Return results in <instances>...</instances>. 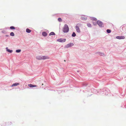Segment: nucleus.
Returning <instances> with one entry per match:
<instances>
[{"instance_id": "nucleus-26", "label": "nucleus", "mask_w": 126, "mask_h": 126, "mask_svg": "<svg viewBox=\"0 0 126 126\" xmlns=\"http://www.w3.org/2000/svg\"><path fill=\"white\" fill-rule=\"evenodd\" d=\"M58 20L59 22H61L62 21V19L61 18H58Z\"/></svg>"}, {"instance_id": "nucleus-1", "label": "nucleus", "mask_w": 126, "mask_h": 126, "mask_svg": "<svg viewBox=\"0 0 126 126\" xmlns=\"http://www.w3.org/2000/svg\"><path fill=\"white\" fill-rule=\"evenodd\" d=\"M97 91V93H99L100 95H102L104 94L106 95H108V94L110 92V90L106 88H104Z\"/></svg>"}, {"instance_id": "nucleus-12", "label": "nucleus", "mask_w": 126, "mask_h": 126, "mask_svg": "<svg viewBox=\"0 0 126 126\" xmlns=\"http://www.w3.org/2000/svg\"><path fill=\"white\" fill-rule=\"evenodd\" d=\"M28 86L30 87H36L37 85H35L30 84H29Z\"/></svg>"}, {"instance_id": "nucleus-3", "label": "nucleus", "mask_w": 126, "mask_h": 126, "mask_svg": "<svg viewBox=\"0 0 126 126\" xmlns=\"http://www.w3.org/2000/svg\"><path fill=\"white\" fill-rule=\"evenodd\" d=\"M97 23L100 27H103L104 26V25L103 23L101 21L98 20L97 21Z\"/></svg>"}, {"instance_id": "nucleus-25", "label": "nucleus", "mask_w": 126, "mask_h": 126, "mask_svg": "<svg viewBox=\"0 0 126 126\" xmlns=\"http://www.w3.org/2000/svg\"><path fill=\"white\" fill-rule=\"evenodd\" d=\"M21 50L20 49L16 50V52L18 53L20 52H21Z\"/></svg>"}, {"instance_id": "nucleus-5", "label": "nucleus", "mask_w": 126, "mask_h": 126, "mask_svg": "<svg viewBox=\"0 0 126 126\" xmlns=\"http://www.w3.org/2000/svg\"><path fill=\"white\" fill-rule=\"evenodd\" d=\"M74 45V44L73 43H70L69 44H67V45H65L64 47V48H68V47H72V46H73Z\"/></svg>"}, {"instance_id": "nucleus-32", "label": "nucleus", "mask_w": 126, "mask_h": 126, "mask_svg": "<svg viewBox=\"0 0 126 126\" xmlns=\"http://www.w3.org/2000/svg\"><path fill=\"white\" fill-rule=\"evenodd\" d=\"M43 85V84H42V85Z\"/></svg>"}, {"instance_id": "nucleus-2", "label": "nucleus", "mask_w": 126, "mask_h": 126, "mask_svg": "<svg viewBox=\"0 0 126 126\" xmlns=\"http://www.w3.org/2000/svg\"><path fill=\"white\" fill-rule=\"evenodd\" d=\"M69 31V28L68 25L66 24H65L63 28V31L64 33H67Z\"/></svg>"}, {"instance_id": "nucleus-20", "label": "nucleus", "mask_w": 126, "mask_h": 126, "mask_svg": "<svg viewBox=\"0 0 126 126\" xmlns=\"http://www.w3.org/2000/svg\"><path fill=\"white\" fill-rule=\"evenodd\" d=\"M10 28L11 30H15L16 29V28L13 26H11L10 27Z\"/></svg>"}, {"instance_id": "nucleus-9", "label": "nucleus", "mask_w": 126, "mask_h": 126, "mask_svg": "<svg viewBox=\"0 0 126 126\" xmlns=\"http://www.w3.org/2000/svg\"><path fill=\"white\" fill-rule=\"evenodd\" d=\"M78 24H77V25L76 26V29L77 32L79 33H80V29L78 26H77Z\"/></svg>"}, {"instance_id": "nucleus-30", "label": "nucleus", "mask_w": 126, "mask_h": 126, "mask_svg": "<svg viewBox=\"0 0 126 126\" xmlns=\"http://www.w3.org/2000/svg\"><path fill=\"white\" fill-rule=\"evenodd\" d=\"M96 91V90H94V91Z\"/></svg>"}, {"instance_id": "nucleus-22", "label": "nucleus", "mask_w": 126, "mask_h": 126, "mask_svg": "<svg viewBox=\"0 0 126 126\" xmlns=\"http://www.w3.org/2000/svg\"><path fill=\"white\" fill-rule=\"evenodd\" d=\"M107 32L108 33H110L111 32V30L109 29H108L106 30Z\"/></svg>"}, {"instance_id": "nucleus-8", "label": "nucleus", "mask_w": 126, "mask_h": 126, "mask_svg": "<svg viewBox=\"0 0 126 126\" xmlns=\"http://www.w3.org/2000/svg\"><path fill=\"white\" fill-rule=\"evenodd\" d=\"M81 19L83 20H86L87 19V17L86 16L82 15L81 17Z\"/></svg>"}, {"instance_id": "nucleus-13", "label": "nucleus", "mask_w": 126, "mask_h": 126, "mask_svg": "<svg viewBox=\"0 0 126 126\" xmlns=\"http://www.w3.org/2000/svg\"><path fill=\"white\" fill-rule=\"evenodd\" d=\"M6 51L8 52H9L10 53H12L13 52V50H10V49H8V48L7 47H6Z\"/></svg>"}, {"instance_id": "nucleus-29", "label": "nucleus", "mask_w": 126, "mask_h": 126, "mask_svg": "<svg viewBox=\"0 0 126 126\" xmlns=\"http://www.w3.org/2000/svg\"><path fill=\"white\" fill-rule=\"evenodd\" d=\"M93 24L94 25H95L96 24V23H94Z\"/></svg>"}, {"instance_id": "nucleus-27", "label": "nucleus", "mask_w": 126, "mask_h": 126, "mask_svg": "<svg viewBox=\"0 0 126 126\" xmlns=\"http://www.w3.org/2000/svg\"><path fill=\"white\" fill-rule=\"evenodd\" d=\"M1 32L2 33H4V34H6V31L4 30H3V31H2Z\"/></svg>"}, {"instance_id": "nucleus-6", "label": "nucleus", "mask_w": 126, "mask_h": 126, "mask_svg": "<svg viewBox=\"0 0 126 126\" xmlns=\"http://www.w3.org/2000/svg\"><path fill=\"white\" fill-rule=\"evenodd\" d=\"M116 38L119 39H124L125 37L124 36H118L116 37Z\"/></svg>"}, {"instance_id": "nucleus-19", "label": "nucleus", "mask_w": 126, "mask_h": 126, "mask_svg": "<svg viewBox=\"0 0 126 126\" xmlns=\"http://www.w3.org/2000/svg\"><path fill=\"white\" fill-rule=\"evenodd\" d=\"M42 59H47V56H42Z\"/></svg>"}, {"instance_id": "nucleus-31", "label": "nucleus", "mask_w": 126, "mask_h": 126, "mask_svg": "<svg viewBox=\"0 0 126 126\" xmlns=\"http://www.w3.org/2000/svg\"><path fill=\"white\" fill-rule=\"evenodd\" d=\"M65 61H65V60H64V61L65 62Z\"/></svg>"}, {"instance_id": "nucleus-14", "label": "nucleus", "mask_w": 126, "mask_h": 126, "mask_svg": "<svg viewBox=\"0 0 126 126\" xmlns=\"http://www.w3.org/2000/svg\"><path fill=\"white\" fill-rule=\"evenodd\" d=\"M42 35L43 36L46 37L47 36V34L46 32H42Z\"/></svg>"}, {"instance_id": "nucleus-17", "label": "nucleus", "mask_w": 126, "mask_h": 126, "mask_svg": "<svg viewBox=\"0 0 126 126\" xmlns=\"http://www.w3.org/2000/svg\"><path fill=\"white\" fill-rule=\"evenodd\" d=\"M91 19L93 20L96 21L97 20V18L94 17H91Z\"/></svg>"}, {"instance_id": "nucleus-10", "label": "nucleus", "mask_w": 126, "mask_h": 126, "mask_svg": "<svg viewBox=\"0 0 126 126\" xmlns=\"http://www.w3.org/2000/svg\"><path fill=\"white\" fill-rule=\"evenodd\" d=\"M96 54H98L101 56H104V54L103 53L99 52H97L96 53Z\"/></svg>"}, {"instance_id": "nucleus-24", "label": "nucleus", "mask_w": 126, "mask_h": 126, "mask_svg": "<svg viewBox=\"0 0 126 126\" xmlns=\"http://www.w3.org/2000/svg\"><path fill=\"white\" fill-rule=\"evenodd\" d=\"M87 26L88 27H92V26H91V24H90V23H87Z\"/></svg>"}, {"instance_id": "nucleus-18", "label": "nucleus", "mask_w": 126, "mask_h": 126, "mask_svg": "<svg viewBox=\"0 0 126 126\" xmlns=\"http://www.w3.org/2000/svg\"><path fill=\"white\" fill-rule=\"evenodd\" d=\"M55 35V33L53 32H52L50 33H49V35Z\"/></svg>"}, {"instance_id": "nucleus-28", "label": "nucleus", "mask_w": 126, "mask_h": 126, "mask_svg": "<svg viewBox=\"0 0 126 126\" xmlns=\"http://www.w3.org/2000/svg\"><path fill=\"white\" fill-rule=\"evenodd\" d=\"M5 36L7 37H9L10 36L9 35H5Z\"/></svg>"}, {"instance_id": "nucleus-11", "label": "nucleus", "mask_w": 126, "mask_h": 126, "mask_svg": "<svg viewBox=\"0 0 126 126\" xmlns=\"http://www.w3.org/2000/svg\"><path fill=\"white\" fill-rule=\"evenodd\" d=\"M19 83H15L13 84L12 85L10 86L11 87H13L14 86H17L18 85H19Z\"/></svg>"}, {"instance_id": "nucleus-7", "label": "nucleus", "mask_w": 126, "mask_h": 126, "mask_svg": "<svg viewBox=\"0 0 126 126\" xmlns=\"http://www.w3.org/2000/svg\"><path fill=\"white\" fill-rule=\"evenodd\" d=\"M12 123L11 122H8L6 124V123L3 124L2 125V126H5L6 125H10L12 124Z\"/></svg>"}, {"instance_id": "nucleus-21", "label": "nucleus", "mask_w": 126, "mask_h": 126, "mask_svg": "<svg viewBox=\"0 0 126 126\" xmlns=\"http://www.w3.org/2000/svg\"><path fill=\"white\" fill-rule=\"evenodd\" d=\"M76 35V34L74 32H73L72 35V36L73 37H75Z\"/></svg>"}, {"instance_id": "nucleus-4", "label": "nucleus", "mask_w": 126, "mask_h": 126, "mask_svg": "<svg viewBox=\"0 0 126 126\" xmlns=\"http://www.w3.org/2000/svg\"><path fill=\"white\" fill-rule=\"evenodd\" d=\"M66 39H63L62 38L58 39L57 40V41L63 43L65 42Z\"/></svg>"}, {"instance_id": "nucleus-15", "label": "nucleus", "mask_w": 126, "mask_h": 126, "mask_svg": "<svg viewBox=\"0 0 126 126\" xmlns=\"http://www.w3.org/2000/svg\"><path fill=\"white\" fill-rule=\"evenodd\" d=\"M31 30L28 28H27L26 29V32L27 33H30L31 32Z\"/></svg>"}, {"instance_id": "nucleus-16", "label": "nucleus", "mask_w": 126, "mask_h": 126, "mask_svg": "<svg viewBox=\"0 0 126 126\" xmlns=\"http://www.w3.org/2000/svg\"><path fill=\"white\" fill-rule=\"evenodd\" d=\"M36 59H37L40 60L42 59V56H38L36 57Z\"/></svg>"}, {"instance_id": "nucleus-23", "label": "nucleus", "mask_w": 126, "mask_h": 126, "mask_svg": "<svg viewBox=\"0 0 126 126\" xmlns=\"http://www.w3.org/2000/svg\"><path fill=\"white\" fill-rule=\"evenodd\" d=\"M10 34L11 36H14V35H15L14 33L13 32H11L10 33Z\"/></svg>"}]
</instances>
